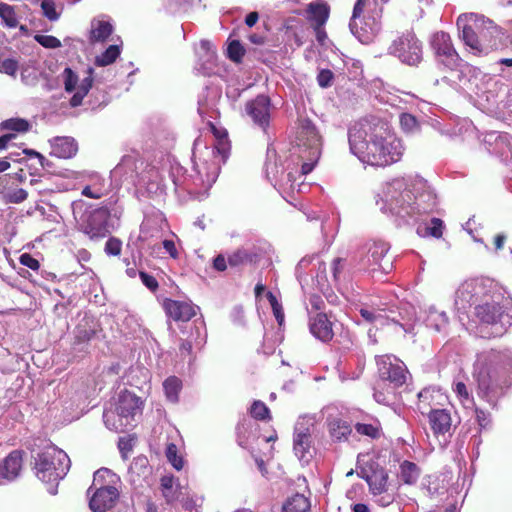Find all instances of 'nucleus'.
<instances>
[{
	"instance_id": "29",
	"label": "nucleus",
	"mask_w": 512,
	"mask_h": 512,
	"mask_svg": "<svg viewBox=\"0 0 512 512\" xmlns=\"http://www.w3.org/2000/svg\"><path fill=\"white\" fill-rule=\"evenodd\" d=\"M436 403L434 402V391L425 388L422 391L418 393V402H417V409L420 411L421 414H427L431 411V409H434L433 406H435Z\"/></svg>"
},
{
	"instance_id": "56",
	"label": "nucleus",
	"mask_w": 512,
	"mask_h": 512,
	"mask_svg": "<svg viewBox=\"0 0 512 512\" xmlns=\"http://www.w3.org/2000/svg\"><path fill=\"white\" fill-rule=\"evenodd\" d=\"M93 72H94V69L92 67H89L87 69V77H85L80 86H79V90L82 91V92H85V94H88L89 90L91 89L92 87V84H93Z\"/></svg>"
},
{
	"instance_id": "54",
	"label": "nucleus",
	"mask_w": 512,
	"mask_h": 512,
	"mask_svg": "<svg viewBox=\"0 0 512 512\" xmlns=\"http://www.w3.org/2000/svg\"><path fill=\"white\" fill-rule=\"evenodd\" d=\"M139 276H140L142 283L148 289H150L152 292H155L158 289L159 284H158L157 279L154 276H152L144 271H140Z\"/></svg>"
},
{
	"instance_id": "21",
	"label": "nucleus",
	"mask_w": 512,
	"mask_h": 512,
	"mask_svg": "<svg viewBox=\"0 0 512 512\" xmlns=\"http://www.w3.org/2000/svg\"><path fill=\"white\" fill-rule=\"evenodd\" d=\"M307 19L313 26H324L329 18L330 8L326 3L322 2H311L308 4Z\"/></svg>"
},
{
	"instance_id": "8",
	"label": "nucleus",
	"mask_w": 512,
	"mask_h": 512,
	"mask_svg": "<svg viewBox=\"0 0 512 512\" xmlns=\"http://www.w3.org/2000/svg\"><path fill=\"white\" fill-rule=\"evenodd\" d=\"M388 252L389 245L386 242H373L361 259V268L372 278L381 279L393 270V257Z\"/></svg>"
},
{
	"instance_id": "25",
	"label": "nucleus",
	"mask_w": 512,
	"mask_h": 512,
	"mask_svg": "<svg viewBox=\"0 0 512 512\" xmlns=\"http://www.w3.org/2000/svg\"><path fill=\"white\" fill-rule=\"evenodd\" d=\"M311 508L310 501L302 494H295L288 498L283 504V512H309Z\"/></svg>"
},
{
	"instance_id": "53",
	"label": "nucleus",
	"mask_w": 512,
	"mask_h": 512,
	"mask_svg": "<svg viewBox=\"0 0 512 512\" xmlns=\"http://www.w3.org/2000/svg\"><path fill=\"white\" fill-rule=\"evenodd\" d=\"M19 262L21 265L26 266L34 271H38L40 269V262L29 253H23L19 257Z\"/></svg>"
},
{
	"instance_id": "20",
	"label": "nucleus",
	"mask_w": 512,
	"mask_h": 512,
	"mask_svg": "<svg viewBox=\"0 0 512 512\" xmlns=\"http://www.w3.org/2000/svg\"><path fill=\"white\" fill-rule=\"evenodd\" d=\"M310 331L323 342L330 341L334 336L332 322L325 313H318L311 319Z\"/></svg>"
},
{
	"instance_id": "32",
	"label": "nucleus",
	"mask_w": 512,
	"mask_h": 512,
	"mask_svg": "<svg viewBox=\"0 0 512 512\" xmlns=\"http://www.w3.org/2000/svg\"><path fill=\"white\" fill-rule=\"evenodd\" d=\"M2 130H11L18 133H26L31 129L29 121L23 118H10L0 124Z\"/></svg>"
},
{
	"instance_id": "33",
	"label": "nucleus",
	"mask_w": 512,
	"mask_h": 512,
	"mask_svg": "<svg viewBox=\"0 0 512 512\" xmlns=\"http://www.w3.org/2000/svg\"><path fill=\"white\" fill-rule=\"evenodd\" d=\"M0 18L9 28H15L19 24L14 7L4 2L0 3Z\"/></svg>"
},
{
	"instance_id": "45",
	"label": "nucleus",
	"mask_w": 512,
	"mask_h": 512,
	"mask_svg": "<svg viewBox=\"0 0 512 512\" xmlns=\"http://www.w3.org/2000/svg\"><path fill=\"white\" fill-rule=\"evenodd\" d=\"M361 317L368 323H383L385 316L377 310H371L368 308H361L359 311Z\"/></svg>"
},
{
	"instance_id": "24",
	"label": "nucleus",
	"mask_w": 512,
	"mask_h": 512,
	"mask_svg": "<svg viewBox=\"0 0 512 512\" xmlns=\"http://www.w3.org/2000/svg\"><path fill=\"white\" fill-rule=\"evenodd\" d=\"M370 492L374 495H382L387 490L388 474L384 469L374 470L370 475L366 476Z\"/></svg>"
},
{
	"instance_id": "5",
	"label": "nucleus",
	"mask_w": 512,
	"mask_h": 512,
	"mask_svg": "<svg viewBox=\"0 0 512 512\" xmlns=\"http://www.w3.org/2000/svg\"><path fill=\"white\" fill-rule=\"evenodd\" d=\"M32 470L43 483H56L70 467L68 455L55 445H48L33 456Z\"/></svg>"
},
{
	"instance_id": "12",
	"label": "nucleus",
	"mask_w": 512,
	"mask_h": 512,
	"mask_svg": "<svg viewBox=\"0 0 512 512\" xmlns=\"http://www.w3.org/2000/svg\"><path fill=\"white\" fill-rule=\"evenodd\" d=\"M394 52L408 65H417L422 59L421 43L412 33L404 34L395 41Z\"/></svg>"
},
{
	"instance_id": "37",
	"label": "nucleus",
	"mask_w": 512,
	"mask_h": 512,
	"mask_svg": "<svg viewBox=\"0 0 512 512\" xmlns=\"http://www.w3.org/2000/svg\"><path fill=\"white\" fill-rule=\"evenodd\" d=\"M166 457L176 470H181L184 466L182 456L178 455V448L174 443H169L166 447Z\"/></svg>"
},
{
	"instance_id": "63",
	"label": "nucleus",
	"mask_w": 512,
	"mask_h": 512,
	"mask_svg": "<svg viewBox=\"0 0 512 512\" xmlns=\"http://www.w3.org/2000/svg\"><path fill=\"white\" fill-rule=\"evenodd\" d=\"M87 94H85V92H82L80 91L79 89L76 91V93L71 97L70 99V105L72 107H77L79 105L82 104V101L84 99V97L86 96Z\"/></svg>"
},
{
	"instance_id": "22",
	"label": "nucleus",
	"mask_w": 512,
	"mask_h": 512,
	"mask_svg": "<svg viewBox=\"0 0 512 512\" xmlns=\"http://www.w3.org/2000/svg\"><path fill=\"white\" fill-rule=\"evenodd\" d=\"M113 31V25L109 21L93 19L89 31V42L91 44L105 42Z\"/></svg>"
},
{
	"instance_id": "7",
	"label": "nucleus",
	"mask_w": 512,
	"mask_h": 512,
	"mask_svg": "<svg viewBox=\"0 0 512 512\" xmlns=\"http://www.w3.org/2000/svg\"><path fill=\"white\" fill-rule=\"evenodd\" d=\"M115 475L107 468H101L94 473L92 486L88 489V493L95 488L92 494L89 506L94 512H105L115 506L118 498V489L106 482V478H113Z\"/></svg>"
},
{
	"instance_id": "17",
	"label": "nucleus",
	"mask_w": 512,
	"mask_h": 512,
	"mask_svg": "<svg viewBox=\"0 0 512 512\" xmlns=\"http://www.w3.org/2000/svg\"><path fill=\"white\" fill-rule=\"evenodd\" d=\"M23 456L24 452L22 450L11 451L0 462V476L9 481L16 479L23 467Z\"/></svg>"
},
{
	"instance_id": "13",
	"label": "nucleus",
	"mask_w": 512,
	"mask_h": 512,
	"mask_svg": "<svg viewBox=\"0 0 512 512\" xmlns=\"http://www.w3.org/2000/svg\"><path fill=\"white\" fill-rule=\"evenodd\" d=\"M271 101L266 95H258L248 101L245 105V111L251 117L253 122L263 129H266L270 121Z\"/></svg>"
},
{
	"instance_id": "60",
	"label": "nucleus",
	"mask_w": 512,
	"mask_h": 512,
	"mask_svg": "<svg viewBox=\"0 0 512 512\" xmlns=\"http://www.w3.org/2000/svg\"><path fill=\"white\" fill-rule=\"evenodd\" d=\"M163 248L166 250V252L172 257L177 258L178 257V251L175 246L174 241L172 240H164L163 241Z\"/></svg>"
},
{
	"instance_id": "34",
	"label": "nucleus",
	"mask_w": 512,
	"mask_h": 512,
	"mask_svg": "<svg viewBox=\"0 0 512 512\" xmlns=\"http://www.w3.org/2000/svg\"><path fill=\"white\" fill-rule=\"evenodd\" d=\"M249 413L252 418L258 420V421H269L271 420V414L270 410L267 407V405L260 400H255L250 409Z\"/></svg>"
},
{
	"instance_id": "18",
	"label": "nucleus",
	"mask_w": 512,
	"mask_h": 512,
	"mask_svg": "<svg viewBox=\"0 0 512 512\" xmlns=\"http://www.w3.org/2000/svg\"><path fill=\"white\" fill-rule=\"evenodd\" d=\"M427 416L430 428L435 436L450 433L452 428V416L449 410L431 409Z\"/></svg>"
},
{
	"instance_id": "3",
	"label": "nucleus",
	"mask_w": 512,
	"mask_h": 512,
	"mask_svg": "<svg viewBox=\"0 0 512 512\" xmlns=\"http://www.w3.org/2000/svg\"><path fill=\"white\" fill-rule=\"evenodd\" d=\"M496 286L490 280L471 279L465 281L458 290V297L475 304V317L483 324L496 325L504 317L503 307L495 299Z\"/></svg>"
},
{
	"instance_id": "11",
	"label": "nucleus",
	"mask_w": 512,
	"mask_h": 512,
	"mask_svg": "<svg viewBox=\"0 0 512 512\" xmlns=\"http://www.w3.org/2000/svg\"><path fill=\"white\" fill-rule=\"evenodd\" d=\"M394 360L395 362L391 355H380L376 357V364L380 379L388 381L393 388H398L406 383L408 371L402 362L396 358Z\"/></svg>"
},
{
	"instance_id": "6",
	"label": "nucleus",
	"mask_w": 512,
	"mask_h": 512,
	"mask_svg": "<svg viewBox=\"0 0 512 512\" xmlns=\"http://www.w3.org/2000/svg\"><path fill=\"white\" fill-rule=\"evenodd\" d=\"M144 402L141 397L125 389L117 397L114 411H105L103 418L106 426L114 431H124L132 425L137 415H141Z\"/></svg>"
},
{
	"instance_id": "26",
	"label": "nucleus",
	"mask_w": 512,
	"mask_h": 512,
	"mask_svg": "<svg viewBox=\"0 0 512 512\" xmlns=\"http://www.w3.org/2000/svg\"><path fill=\"white\" fill-rule=\"evenodd\" d=\"M356 432L359 435L367 436L371 439H379L383 436L381 423L374 420L372 423H356L354 425Z\"/></svg>"
},
{
	"instance_id": "43",
	"label": "nucleus",
	"mask_w": 512,
	"mask_h": 512,
	"mask_svg": "<svg viewBox=\"0 0 512 512\" xmlns=\"http://www.w3.org/2000/svg\"><path fill=\"white\" fill-rule=\"evenodd\" d=\"M41 9L43 15L50 21L58 20L60 14L56 11L55 2L53 0H42Z\"/></svg>"
},
{
	"instance_id": "46",
	"label": "nucleus",
	"mask_w": 512,
	"mask_h": 512,
	"mask_svg": "<svg viewBox=\"0 0 512 512\" xmlns=\"http://www.w3.org/2000/svg\"><path fill=\"white\" fill-rule=\"evenodd\" d=\"M444 224L440 218H432L430 225L426 228V234L435 238H441L443 235Z\"/></svg>"
},
{
	"instance_id": "23",
	"label": "nucleus",
	"mask_w": 512,
	"mask_h": 512,
	"mask_svg": "<svg viewBox=\"0 0 512 512\" xmlns=\"http://www.w3.org/2000/svg\"><path fill=\"white\" fill-rule=\"evenodd\" d=\"M328 430L331 438L338 442L348 440L352 433L351 425L341 418L330 419L328 421Z\"/></svg>"
},
{
	"instance_id": "62",
	"label": "nucleus",
	"mask_w": 512,
	"mask_h": 512,
	"mask_svg": "<svg viewBox=\"0 0 512 512\" xmlns=\"http://www.w3.org/2000/svg\"><path fill=\"white\" fill-rule=\"evenodd\" d=\"M209 127L211 129V132L213 133V135L215 136V138L217 139V141H219L220 139L224 140V139H228L227 137V132L226 130L224 129H218L212 122H209Z\"/></svg>"
},
{
	"instance_id": "31",
	"label": "nucleus",
	"mask_w": 512,
	"mask_h": 512,
	"mask_svg": "<svg viewBox=\"0 0 512 512\" xmlns=\"http://www.w3.org/2000/svg\"><path fill=\"white\" fill-rule=\"evenodd\" d=\"M120 55L118 45H110L104 52L95 58V64L99 67L111 65Z\"/></svg>"
},
{
	"instance_id": "35",
	"label": "nucleus",
	"mask_w": 512,
	"mask_h": 512,
	"mask_svg": "<svg viewBox=\"0 0 512 512\" xmlns=\"http://www.w3.org/2000/svg\"><path fill=\"white\" fill-rule=\"evenodd\" d=\"M255 254H251L246 250L239 249L229 255L228 264L231 267H238L247 263H252L255 260Z\"/></svg>"
},
{
	"instance_id": "10",
	"label": "nucleus",
	"mask_w": 512,
	"mask_h": 512,
	"mask_svg": "<svg viewBox=\"0 0 512 512\" xmlns=\"http://www.w3.org/2000/svg\"><path fill=\"white\" fill-rule=\"evenodd\" d=\"M296 140L303 152L312 150L313 159L321 156L322 137L314 123L308 118L297 121Z\"/></svg>"
},
{
	"instance_id": "47",
	"label": "nucleus",
	"mask_w": 512,
	"mask_h": 512,
	"mask_svg": "<svg viewBox=\"0 0 512 512\" xmlns=\"http://www.w3.org/2000/svg\"><path fill=\"white\" fill-rule=\"evenodd\" d=\"M35 40L45 48L55 49L61 47V41L52 35H36Z\"/></svg>"
},
{
	"instance_id": "14",
	"label": "nucleus",
	"mask_w": 512,
	"mask_h": 512,
	"mask_svg": "<svg viewBox=\"0 0 512 512\" xmlns=\"http://www.w3.org/2000/svg\"><path fill=\"white\" fill-rule=\"evenodd\" d=\"M110 216V211L107 207H101L95 209L90 216L85 225V233L90 236V238H103L107 235V220Z\"/></svg>"
},
{
	"instance_id": "42",
	"label": "nucleus",
	"mask_w": 512,
	"mask_h": 512,
	"mask_svg": "<svg viewBox=\"0 0 512 512\" xmlns=\"http://www.w3.org/2000/svg\"><path fill=\"white\" fill-rule=\"evenodd\" d=\"M19 69V63L16 59L5 58L0 60V73L15 77Z\"/></svg>"
},
{
	"instance_id": "15",
	"label": "nucleus",
	"mask_w": 512,
	"mask_h": 512,
	"mask_svg": "<svg viewBox=\"0 0 512 512\" xmlns=\"http://www.w3.org/2000/svg\"><path fill=\"white\" fill-rule=\"evenodd\" d=\"M312 444L311 428L304 422H297L294 428L293 449L299 459H304Z\"/></svg>"
},
{
	"instance_id": "40",
	"label": "nucleus",
	"mask_w": 512,
	"mask_h": 512,
	"mask_svg": "<svg viewBox=\"0 0 512 512\" xmlns=\"http://www.w3.org/2000/svg\"><path fill=\"white\" fill-rule=\"evenodd\" d=\"M453 391L455 392L461 404L465 405L466 403L473 402V398L464 382H455Z\"/></svg>"
},
{
	"instance_id": "48",
	"label": "nucleus",
	"mask_w": 512,
	"mask_h": 512,
	"mask_svg": "<svg viewBox=\"0 0 512 512\" xmlns=\"http://www.w3.org/2000/svg\"><path fill=\"white\" fill-rule=\"evenodd\" d=\"M334 74L330 69H321L317 75V83L321 88H328L332 85Z\"/></svg>"
},
{
	"instance_id": "58",
	"label": "nucleus",
	"mask_w": 512,
	"mask_h": 512,
	"mask_svg": "<svg viewBox=\"0 0 512 512\" xmlns=\"http://www.w3.org/2000/svg\"><path fill=\"white\" fill-rule=\"evenodd\" d=\"M228 259L226 260L223 255H217L213 260V268L219 272L227 269Z\"/></svg>"
},
{
	"instance_id": "50",
	"label": "nucleus",
	"mask_w": 512,
	"mask_h": 512,
	"mask_svg": "<svg viewBox=\"0 0 512 512\" xmlns=\"http://www.w3.org/2000/svg\"><path fill=\"white\" fill-rule=\"evenodd\" d=\"M122 250V242L116 237H111L105 244V252L108 255L118 256Z\"/></svg>"
},
{
	"instance_id": "61",
	"label": "nucleus",
	"mask_w": 512,
	"mask_h": 512,
	"mask_svg": "<svg viewBox=\"0 0 512 512\" xmlns=\"http://www.w3.org/2000/svg\"><path fill=\"white\" fill-rule=\"evenodd\" d=\"M162 495L167 504H172L178 499V492L174 488L162 491Z\"/></svg>"
},
{
	"instance_id": "51",
	"label": "nucleus",
	"mask_w": 512,
	"mask_h": 512,
	"mask_svg": "<svg viewBox=\"0 0 512 512\" xmlns=\"http://www.w3.org/2000/svg\"><path fill=\"white\" fill-rule=\"evenodd\" d=\"M368 2H369V0H357L356 1L354 8H353L352 18L350 21V27L352 30L357 27V19H359L360 16L362 15L364 8L366 7Z\"/></svg>"
},
{
	"instance_id": "59",
	"label": "nucleus",
	"mask_w": 512,
	"mask_h": 512,
	"mask_svg": "<svg viewBox=\"0 0 512 512\" xmlns=\"http://www.w3.org/2000/svg\"><path fill=\"white\" fill-rule=\"evenodd\" d=\"M215 149L219 154L222 155L223 158H227L228 151H229V142L228 139H220L217 141V144L215 146Z\"/></svg>"
},
{
	"instance_id": "19",
	"label": "nucleus",
	"mask_w": 512,
	"mask_h": 512,
	"mask_svg": "<svg viewBox=\"0 0 512 512\" xmlns=\"http://www.w3.org/2000/svg\"><path fill=\"white\" fill-rule=\"evenodd\" d=\"M50 155L61 159H70L74 157L78 151V145L72 137H55L50 141Z\"/></svg>"
},
{
	"instance_id": "4",
	"label": "nucleus",
	"mask_w": 512,
	"mask_h": 512,
	"mask_svg": "<svg viewBox=\"0 0 512 512\" xmlns=\"http://www.w3.org/2000/svg\"><path fill=\"white\" fill-rule=\"evenodd\" d=\"M365 136L362 127L355 126L349 131L350 148L360 160L372 166H387L399 160V143L388 142L382 134H374L370 140Z\"/></svg>"
},
{
	"instance_id": "38",
	"label": "nucleus",
	"mask_w": 512,
	"mask_h": 512,
	"mask_svg": "<svg viewBox=\"0 0 512 512\" xmlns=\"http://www.w3.org/2000/svg\"><path fill=\"white\" fill-rule=\"evenodd\" d=\"M266 298L271 305L277 323L282 325L285 317L282 305L278 302L277 297L271 291L266 293Z\"/></svg>"
},
{
	"instance_id": "2",
	"label": "nucleus",
	"mask_w": 512,
	"mask_h": 512,
	"mask_svg": "<svg viewBox=\"0 0 512 512\" xmlns=\"http://www.w3.org/2000/svg\"><path fill=\"white\" fill-rule=\"evenodd\" d=\"M473 376L483 397L491 399L502 395L512 385V354L490 351L478 361Z\"/></svg>"
},
{
	"instance_id": "27",
	"label": "nucleus",
	"mask_w": 512,
	"mask_h": 512,
	"mask_svg": "<svg viewBox=\"0 0 512 512\" xmlns=\"http://www.w3.org/2000/svg\"><path fill=\"white\" fill-rule=\"evenodd\" d=\"M96 332L93 329H88L82 326H77L74 332V339L71 344L73 350L82 351L83 348H80L82 345H87L91 339L94 338Z\"/></svg>"
},
{
	"instance_id": "44",
	"label": "nucleus",
	"mask_w": 512,
	"mask_h": 512,
	"mask_svg": "<svg viewBox=\"0 0 512 512\" xmlns=\"http://www.w3.org/2000/svg\"><path fill=\"white\" fill-rule=\"evenodd\" d=\"M301 158L305 160V162L301 166V173L302 175L309 174L317 164L320 157H317L316 159H313L312 150L302 152Z\"/></svg>"
},
{
	"instance_id": "41",
	"label": "nucleus",
	"mask_w": 512,
	"mask_h": 512,
	"mask_svg": "<svg viewBox=\"0 0 512 512\" xmlns=\"http://www.w3.org/2000/svg\"><path fill=\"white\" fill-rule=\"evenodd\" d=\"M28 197V192L23 188H16L9 190L4 195V200L6 203L19 204L24 202Z\"/></svg>"
},
{
	"instance_id": "57",
	"label": "nucleus",
	"mask_w": 512,
	"mask_h": 512,
	"mask_svg": "<svg viewBox=\"0 0 512 512\" xmlns=\"http://www.w3.org/2000/svg\"><path fill=\"white\" fill-rule=\"evenodd\" d=\"M193 351V345L192 342L188 339H181L180 345H179V352L180 355L183 357L192 355Z\"/></svg>"
},
{
	"instance_id": "49",
	"label": "nucleus",
	"mask_w": 512,
	"mask_h": 512,
	"mask_svg": "<svg viewBox=\"0 0 512 512\" xmlns=\"http://www.w3.org/2000/svg\"><path fill=\"white\" fill-rule=\"evenodd\" d=\"M64 76H65V82H64L65 90L67 92L74 91L77 86V83H78L77 74L74 73V71L71 68L67 67L64 70Z\"/></svg>"
},
{
	"instance_id": "55",
	"label": "nucleus",
	"mask_w": 512,
	"mask_h": 512,
	"mask_svg": "<svg viewBox=\"0 0 512 512\" xmlns=\"http://www.w3.org/2000/svg\"><path fill=\"white\" fill-rule=\"evenodd\" d=\"M345 267V260L343 258L337 257L332 262V273L334 281H339L340 276Z\"/></svg>"
},
{
	"instance_id": "39",
	"label": "nucleus",
	"mask_w": 512,
	"mask_h": 512,
	"mask_svg": "<svg viewBox=\"0 0 512 512\" xmlns=\"http://www.w3.org/2000/svg\"><path fill=\"white\" fill-rule=\"evenodd\" d=\"M413 200L412 191L409 189H404L399 193V196L394 199L395 208H398V213L400 211H406L408 207H410Z\"/></svg>"
},
{
	"instance_id": "30",
	"label": "nucleus",
	"mask_w": 512,
	"mask_h": 512,
	"mask_svg": "<svg viewBox=\"0 0 512 512\" xmlns=\"http://www.w3.org/2000/svg\"><path fill=\"white\" fill-rule=\"evenodd\" d=\"M182 387L181 380L176 376H170L163 382V388L167 399L176 402Z\"/></svg>"
},
{
	"instance_id": "64",
	"label": "nucleus",
	"mask_w": 512,
	"mask_h": 512,
	"mask_svg": "<svg viewBox=\"0 0 512 512\" xmlns=\"http://www.w3.org/2000/svg\"><path fill=\"white\" fill-rule=\"evenodd\" d=\"M380 498L377 500V503L382 507H387L394 501V496L392 494H387L386 492L382 495H379Z\"/></svg>"
},
{
	"instance_id": "9",
	"label": "nucleus",
	"mask_w": 512,
	"mask_h": 512,
	"mask_svg": "<svg viewBox=\"0 0 512 512\" xmlns=\"http://www.w3.org/2000/svg\"><path fill=\"white\" fill-rule=\"evenodd\" d=\"M431 48L437 60L450 70L463 66V59L455 49L452 39L447 32H436L431 39Z\"/></svg>"
},
{
	"instance_id": "1",
	"label": "nucleus",
	"mask_w": 512,
	"mask_h": 512,
	"mask_svg": "<svg viewBox=\"0 0 512 512\" xmlns=\"http://www.w3.org/2000/svg\"><path fill=\"white\" fill-rule=\"evenodd\" d=\"M456 25L459 38L468 48L469 53L476 57L487 56L505 46L503 30L483 15L461 14L457 18Z\"/></svg>"
},
{
	"instance_id": "28",
	"label": "nucleus",
	"mask_w": 512,
	"mask_h": 512,
	"mask_svg": "<svg viewBox=\"0 0 512 512\" xmlns=\"http://www.w3.org/2000/svg\"><path fill=\"white\" fill-rule=\"evenodd\" d=\"M400 470L401 479L405 484L412 485L417 482L420 470L415 463L406 460L400 465Z\"/></svg>"
},
{
	"instance_id": "16",
	"label": "nucleus",
	"mask_w": 512,
	"mask_h": 512,
	"mask_svg": "<svg viewBox=\"0 0 512 512\" xmlns=\"http://www.w3.org/2000/svg\"><path fill=\"white\" fill-rule=\"evenodd\" d=\"M163 308L167 316L177 322H187L196 315L195 307L185 301L165 299Z\"/></svg>"
},
{
	"instance_id": "52",
	"label": "nucleus",
	"mask_w": 512,
	"mask_h": 512,
	"mask_svg": "<svg viewBox=\"0 0 512 512\" xmlns=\"http://www.w3.org/2000/svg\"><path fill=\"white\" fill-rule=\"evenodd\" d=\"M401 127L410 132L417 127V119L415 116L409 113H402L400 116Z\"/></svg>"
},
{
	"instance_id": "36",
	"label": "nucleus",
	"mask_w": 512,
	"mask_h": 512,
	"mask_svg": "<svg viewBox=\"0 0 512 512\" xmlns=\"http://www.w3.org/2000/svg\"><path fill=\"white\" fill-rule=\"evenodd\" d=\"M245 55V48L239 40H232L227 48V57L235 62L241 63Z\"/></svg>"
}]
</instances>
